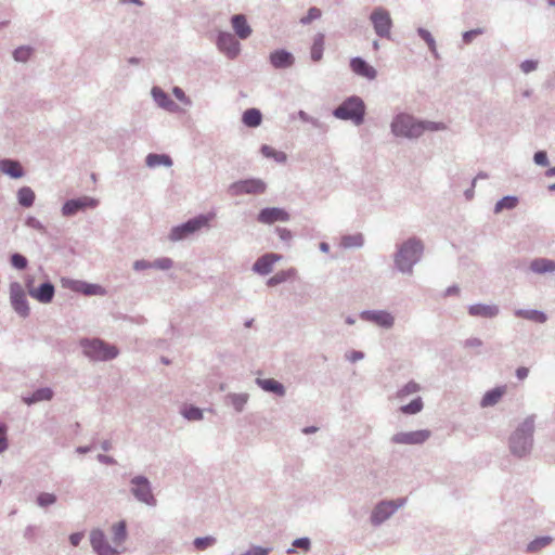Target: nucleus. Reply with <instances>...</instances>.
I'll return each mask as SVG.
<instances>
[{"label": "nucleus", "mask_w": 555, "mask_h": 555, "mask_svg": "<svg viewBox=\"0 0 555 555\" xmlns=\"http://www.w3.org/2000/svg\"><path fill=\"white\" fill-rule=\"evenodd\" d=\"M371 22L375 33L382 38H390L392 21L387 10L383 8L375 9L371 14Z\"/></svg>", "instance_id": "obj_12"}, {"label": "nucleus", "mask_w": 555, "mask_h": 555, "mask_svg": "<svg viewBox=\"0 0 555 555\" xmlns=\"http://www.w3.org/2000/svg\"><path fill=\"white\" fill-rule=\"evenodd\" d=\"M180 413L188 421H201L204 417L203 410L193 404H184Z\"/></svg>", "instance_id": "obj_38"}, {"label": "nucleus", "mask_w": 555, "mask_h": 555, "mask_svg": "<svg viewBox=\"0 0 555 555\" xmlns=\"http://www.w3.org/2000/svg\"><path fill=\"white\" fill-rule=\"evenodd\" d=\"M418 35L421 36L422 39H424L426 41L430 51L433 53H436V43H435V40H434L433 36L430 35V33L426 29L421 28V29H418Z\"/></svg>", "instance_id": "obj_50"}, {"label": "nucleus", "mask_w": 555, "mask_h": 555, "mask_svg": "<svg viewBox=\"0 0 555 555\" xmlns=\"http://www.w3.org/2000/svg\"><path fill=\"white\" fill-rule=\"evenodd\" d=\"M271 547H263L260 545H253L246 552L241 555H269L271 553Z\"/></svg>", "instance_id": "obj_49"}, {"label": "nucleus", "mask_w": 555, "mask_h": 555, "mask_svg": "<svg viewBox=\"0 0 555 555\" xmlns=\"http://www.w3.org/2000/svg\"><path fill=\"white\" fill-rule=\"evenodd\" d=\"M79 346L82 349V353L91 361H109L115 359L119 351L118 349L107 344L100 338H81Z\"/></svg>", "instance_id": "obj_3"}, {"label": "nucleus", "mask_w": 555, "mask_h": 555, "mask_svg": "<svg viewBox=\"0 0 555 555\" xmlns=\"http://www.w3.org/2000/svg\"><path fill=\"white\" fill-rule=\"evenodd\" d=\"M249 400V395L246 392L236 393L230 392L224 397V403L231 405L235 412L241 413L244 411L245 405Z\"/></svg>", "instance_id": "obj_25"}, {"label": "nucleus", "mask_w": 555, "mask_h": 555, "mask_svg": "<svg viewBox=\"0 0 555 555\" xmlns=\"http://www.w3.org/2000/svg\"><path fill=\"white\" fill-rule=\"evenodd\" d=\"M346 358L350 362H357L364 358V353L362 351L353 350L350 353L346 354Z\"/></svg>", "instance_id": "obj_58"}, {"label": "nucleus", "mask_w": 555, "mask_h": 555, "mask_svg": "<svg viewBox=\"0 0 555 555\" xmlns=\"http://www.w3.org/2000/svg\"><path fill=\"white\" fill-rule=\"evenodd\" d=\"M466 348H478L482 346V340L477 337L468 338L464 341Z\"/></svg>", "instance_id": "obj_56"}, {"label": "nucleus", "mask_w": 555, "mask_h": 555, "mask_svg": "<svg viewBox=\"0 0 555 555\" xmlns=\"http://www.w3.org/2000/svg\"><path fill=\"white\" fill-rule=\"evenodd\" d=\"M112 531V540L116 547L122 544L128 538L127 522L126 520H120L114 524L111 528Z\"/></svg>", "instance_id": "obj_31"}, {"label": "nucleus", "mask_w": 555, "mask_h": 555, "mask_svg": "<svg viewBox=\"0 0 555 555\" xmlns=\"http://www.w3.org/2000/svg\"><path fill=\"white\" fill-rule=\"evenodd\" d=\"M406 503V498L396 500H382L372 509L370 521L372 526L379 527L388 520L400 507Z\"/></svg>", "instance_id": "obj_7"}, {"label": "nucleus", "mask_w": 555, "mask_h": 555, "mask_svg": "<svg viewBox=\"0 0 555 555\" xmlns=\"http://www.w3.org/2000/svg\"><path fill=\"white\" fill-rule=\"evenodd\" d=\"M62 286L75 292L80 293L86 296H104L106 291L99 284L89 283L81 280H73V279H62Z\"/></svg>", "instance_id": "obj_9"}, {"label": "nucleus", "mask_w": 555, "mask_h": 555, "mask_svg": "<svg viewBox=\"0 0 555 555\" xmlns=\"http://www.w3.org/2000/svg\"><path fill=\"white\" fill-rule=\"evenodd\" d=\"M35 193L28 186H23L17 192V199L23 207H30L35 202Z\"/></svg>", "instance_id": "obj_40"}, {"label": "nucleus", "mask_w": 555, "mask_h": 555, "mask_svg": "<svg viewBox=\"0 0 555 555\" xmlns=\"http://www.w3.org/2000/svg\"><path fill=\"white\" fill-rule=\"evenodd\" d=\"M7 431H8L7 425L0 424V454L9 448Z\"/></svg>", "instance_id": "obj_52"}, {"label": "nucleus", "mask_w": 555, "mask_h": 555, "mask_svg": "<svg viewBox=\"0 0 555 555\" xmlns=\"http://www.w3.org/2000/svg\"><path fill=\"white\" fill-rule=\"evenodd\" d=\"M460 293V288L457 285H451L449 286L446 292H444V296L446 297H450V296H455V295H459Z\"/></svg>", "instance_id": "obj_63"}, {"label": "nucleus", "mask_w": 555, "mask_h": 555, "mask_svg": "<svg viewBox=\"0 0 555 555\" xmlns=\"http://www.w3.org/2000/svg\"><path fill=\"white\" fill-rule=\"evenodd\" d=\"M217 44L230 59L236 57L241 50L238 41L229 33H221L218 37Z\"/></svg>", "instance_id": "obj_18"}, {"label": "nucleus", "mask_w": 555, "mask_h": 555, "mask_svg": "<svg viewBox=\"0 0 555 555\" xmlns=\"http://www.w3.org/2000/svg\"><path fill=\"white\" fill-rule=\"evenodd\" d=\"M55 295V287L52 282L46 281L37 287H29V296L38 300L40 304L52 302Z\"/></svg>", "instance_id": "obj_17"}, {"label": "nucleus", "mask_w": 555, "mask_h": 555, "mask_svg": "<svg viewBox=\"0 0 555 555\" xmlns=\"http://www.w3.org/2000/svg\"><path fill=\"white\" fill-rule=\"evenodd\" d=\"M211 216H198L195 217L184 224L177 227L172 230L171 238L175 241L186 238L189 234H192L202 228L208 225Z\"/></svg>", "instance_id": "obj_11"}, {"label": "nucleus", "mask_w": 555, "mask_h": 555, "mask_svg": "<svg viewBox=\"0 0 555 555\" xmlns=\"http://www.w3.org/2000/svg\"><path fill=\"white\" fill-rule=\"evenodd\" d=\"M431 433L428 429H420L414 431H401L391 437L395 444H423L426 442Z\"/></svg>", "instance_id": "obj_14"}, {"label": "nucleus", "mask_w": 555, "mask_h": 555, "mask_svg": "<svg viewBox=\"0 0 555 555\" xmlns=\"http://www.w3.org/2000/svg\"><path fill=\"white\" fill-rule=\"evenodd\" d=\"M150 268H153V261H147V260L142 259V260H137L133 263V269L135 271H142V270L150 269Z\"/></svg>", "instance_id": "obj_55"}, {"label": "nucleus", "mask_w": 555, "mask_h": 555, "mask_svg": "<svg viewBox=\"0 0 555 555\" xmlns=\"http://www.w3.org/2000/svg\"><path fill=\"white\" fill-rule=\"evenodd\" d=\"M89 540L93 552L96 555H119L120 551L116 546H112L104 531L100 528L92 529Z\"/></svg>", "instance_id": "obj_10"}, {"label": "nucleus", "mask_w": 555, "mask_h": 555, "mask_svg": "<svg viewBox=\"0 0 555 555\" xmlns=\"http://www.w3.org/2000/svg\"><path fill=\"white\" fill-rule=\"evenodd\" d=\"M27 258L22 254L15 253L11 256V264L18 270H24L27 267Z\"/></svg>", "instance_id": "obj_48"}, {"label": "nucleus", "mask_w": 555, "mask_h": 555, "mask_svg": "<svg viewBox=\"0 0 555 555\" xmlns=\"http://www.w3.org/2000/svg\"><path fill=\"white\" fill-rule=\"evenodd\" d=\"M504 392H505V387H495V388L488 390L483 395V397L480 401V405L482 408L495 405L500 401V399L502 398Z\"/></svg>", "instance_id": "obj_32"}, {"label": "nucleus", "mask_w": 555, "mask_h": 555, "mask_svg": "<svg viewBox=\"0 0 555 555\" xmlns=\"http://www.w3.org/2000/svg\"><path fill=\"white\" fill-rule=\"evenodd\" d=\"M295 274H296V270L294 268H289L287 270H281V271L276 272L274 275H272L270 279H268L267 285L270 287L280 285V284L288 281L289 279L294 278Z\"/></svg>", "instance_id": "obj_34"}, {"label": "nucleus", "mask_w": 555, "mask_h": 555, "mask_svg": "<svg viewBox=\"0 0 555 555\" xmlns=\"http://www.w3.org/2000/svg\"><path fill=\"white\" fill-rule=\"evenodd\" d=\"M280 259L281 256L278 254H264L255 261V263L253 264V271L260 275H267L272 271L273 264Z\"/></svg>", "instance_id": "obj_19"}, {"label": "nucleus", "mask_w": 555, "mask_h": 555, "mask_svg": "<svg viewBox=\"0 0 555 555\" xmlns=\"http://www.w3.org/2000/svg\"><path fill=\"white\" fill-rule=\"evenodd\" d=\"M242 120L247 127H258L262 121V115L257 108H248L244 112Z\"/></svg>", "instance_id": "obj_35"}, {"label": "nucleus", "mask_w": 555, "mask_h": 555, "mask_svg": "<svg viewBox=\"0 0 555 555\" xmlns=\"http://www.w3.org/2000/svg\"><path fill=\"white\" fill-rule=\"evenodd\" d=\"M232 194H261L266 191V183L260 179H248L233 183L230 188Z\"/></svg>", "instance_id": "obj_16"}, {"label": "nucleus", "mask_w": 555, "mask_h": 555, "mask_svg": "<svg viewBox=\"0 0 555 555\" xmlns=\"http://www.w3.org/2000/svg\"><path fill=\"white\" fill-rule=\"evenodd\" d=\"M534 162L538 164V165H541V166H546L547 165V156H546V153L545 152H537L534 154Z\"/></svg>", "instance_id": "obj_59"}, {"label": "nucleus", "mask_w": 555, "mask_h": 555, "mask_svg": "<svg viewBox=\"0 0 555 555\" xmlns=\"http://www.w3.org/2000/svg\"><path fill=\"white\" fill-rule=\"evenodd\" d=\"M99 201L90 196H81L67 201L62 208L64 216H73L78 211L93 209L98 206Z\"/></svg>", "instance_id": "obj_15"}, {"label": "nucleus", "mask_w": 555, "mask_h": 555, "mask_svg": "<svg viewBox=\"0 0 555 555\" xmlns=\"http://www.w3.org/2000/svg\"><path fill=\"white\" fill-rule=\"evenodd\" d=\"M173 262L170 258L164 257L153 261V268L159 270H168L172 267Z\"/></svg>", "instance_id": "obj_51"}, {"label": "nucleus", "mask_w": 555, "mask_h": 555, "mask_svg": "<svg viewBox=\"0 0 555 555\" xmlns=\"http://www.w3.org/2000/svg\"><path fill=\"white\" fill-rule=\"evenodd\" d=\"M323 48H324V36L318 35L314 38L313 44L311 47V59L314 62H318L322 59Z\"/></svg>", "instance_id": "obj_42"}, {"label": "nucleus", "mask_w": 555, "mask_h": 555, "mask_svg": "<svg viewBox=\"0 0 555 555\" xmlns=\"http://www.w3.org/2000/svg\"><path fill=\"white\" fill-rule=\"evenodd\" d=\"M520 68L524 73H530L537 68V62L528 60L521 63Z\"/></svg>", "instance_id": "obj_57"}, {"label": "nucleus", "mask_w": 555, "mask_h": 555, "mask_svg": "<svg viewBox=\"0 0 555 555\" xmlns=\"http://www.w3.org/2000/svg\"><path fill=\"white\" fill-rule=\"evenodd\" d=\"M256 384L266 392L274 393L278 397H284L285 386L274 378H256Z\"/></svg>", "instance_id": "obj_23"}, {"label": "nucleus", "mask_w": 555, "mask_h": 555, "mask_svg": "<svg viewBox=\"0 0 555 555\" xmlns=\"http://www.w3.org/2000/svg\"><path fill=\"white\" fill-rule=\"evenodd\" d=\"M424 408L422 397H416L411 402L403 404L399 408V411L404 415H415L420 413Z\"/></svg>", "instance_id": "obj_37"}, {"label": "nucleus", "mask_w": 555, "mask_h": 555, "mask_svg": "<svg viewBox=\"0 0 555 555\" xmlns=\"http://www.w3.org/2000/svg\"><path fill=\"white\" fill-rule=\"evenodd\" d=\"M468 313L472 317L493 319L498 317L500 309L496 305L475 304L468 307Z\"/></svg>", "instance_id": "obj_21"}, {"label": "nucleus", "mask_w": 555, "mask_h": 555, "mask_svg": "<svg viewBox=\"0 0 555 555\" xmlns=\"http://www.w3.org/2000/svg\"><path fill=\"white\" fill-rule=\"evenodd\" d=\"M217 543V539L212 535L198 537L193 541V545L197 551H205L208 547L214 546Z\"/></svg>", "instance_id": "obj_43"}, {"label": "nucleus", "mask_w": 555, "mask_h": 555, "mask_svg": "<svg viewBox=\"0 0 555 555\" xmlns=\"http://www.w3.org/2000/svg\"><path fill=\"white\" fill-rule=\"evenodd\" d=\"M481 34H483L482 28H476V29L465 31L463 34V41H464V43L469 44L477 36L481 35Z\"/></svg>", "instance_id": "obj_53"}, {"label": "nucleus", "mask_w": 555, "mask_h": 555, "mask_svg": "<svg viewBox=\"0 0 555 555\" xmlns=\"http://www.w3.org/2000/svg\"><path fill=\"white\" fill-rule=\"evenodd\" d=\"M288 214L281 208H264L258 215V221L261 223H273L275 221H286Z\"/></svg>", "instance_id": "obj_22"}, {"label": "nucleus", "mask_w": 555, "mask_h": 555, "mask_svg": "<svg viewBox=\"0 0 555 555\" xmlns=\"http://www.w3.org/2000/svg\"><path fill=\"white\" fill-rule=\"evenodd\" d=\"M270 63L274 68H286L293 65V55L285 50H276L270 54Z\"/></svg>", "instance_id": "obj_24"}, {"label": "nucleus", "mask_w": 555, "mask_h": 555, "mask_svg": "<svg viewBox=\"0 0 555 555\" xmlns=\"http://www.w3.org/2000/svg\"><path fill=\"white\" fill-rule=\"evenodd\" d=\"M231 22H232V27H233L235 34L241 39H246L250 36L251 28L248 25L246 17L244 15H242V14L234 15L232 17Z\"/></svg>", "instance_id": "obj_29"}, {"label": "nucleus", "mask_w": 555, "mask_h": 555, "mask_svg": "<svg viewBox=\"0 0 555 555\" xmlns=\"http://www.w3.org/2000/svg\"><path fill=\"white\" fill-rule=\"evenodd\" d=\"M359 317L385 330H390L395 325V317L387 310H363Z\"/></svg>", "instance_id": "obj_13"}, {"label": "nucleus", "mask_w": 555, "mask_h": 555, "mask_svg": "<svg viewBox=\"0 0 555 555\" xmlns=\"http://www.w3.org/2000/svg\"><path fill=\"white\" fill-rule=\"evenodd\" d=\"M534 423L535 415H529L509 435L508 449L515 457L524 459L531 453L534 442Z\"/></svg>", "instance_id": "obj_1"}, {"label": "nucleus", "mask_w": 555, "mask_h": 555, "mask_svg": "<svg viewBox=\"0 0 555 555\" xmlns=\"http://www.w3.org/2000/svg\"><path fill=\"white\" fill-rule=\"evenodd\" d=\"M10 304L13 310L23 319L30 314L29 304L23 286L18 282L10 284Z\"/></svg>", "instance_id": "obj_8"}, {"label": "nucleus", "mask_w": 555, "mask_h": 555, "mask_svg": "<svg viewBox=\"0 0 555 555\" xmlns=\"http://www.w3.org/2000/svg\"><path fill=\"white\" fill-rule=\"evenodd\" d=\"M514 314L517 318H521L540 324L545 323L547 321V315L543 311L537 309H516L514 311Z\"/></svg>", "instance_id": "obj_27"}, {"label": "nucleus", "mask_w": 555, "mask_h": 555, "mask_svg": "<svg viewBox=\"0 0 555 555\" xmlns=\"http://www.w3.org/2000/svg\"><path fill=\"white\" fill-rule=\"evenodd\" d=\"M517 205L518 198L516 196H505L495 204L494 214H500L503 210L514 209Z\"/></svg>", "instance_id": "obj_41"}, {"label": "nucleus", "mask_w": 555, "mask_h": 555, "mask_svg": "<svg viewBox=\"0 0 555 555\" xmlns=\"http://www.w3.org/2000/svg\"><path fill=\"white\" fill-rule=\"evenodd\" d=\"M553 540L554 539L551 535L537 537L527 544L526 551L528 553H537L542 548L548 546L553 542Z\"/></svg>", "instance_id": "obj_36"}, {"label": "nucleus", "mask_w": 555, "mask_h": 555, "mask_svg": "<svg viewBox=\"0 0 555 555\" xmlns=\"http://www.w3.org/2000/svg\"><path fill=\"white\" fill-rule=\"evenodd\" d=\"M83 538L82 532H74L69 535V542L73 546H78Z\"/></svg>", "instance_id": "obj_60"}, {"label": "nucleus", "mask_w": 555, "mask_h": 555, "mask_svg": "<svg viewBox=\"0 0 555 555\" xmlns=\"http://www.w3.org/2000/svg\"><path fill=\"white\" fill-rule=\"evenodd\" d=\"M130 492L133 498L150 507L157 505V500L153 493L152 483L147 477L137 475L130 479Z\"/></svg>", "instance_id": "obj_6"}, {"label": "nucleus", "mask_w": 555, "mask_h": 555, "mask_svg": "<svg viewBox=\"0 0 555 555\" xmlns=\"http://www.w3.org/2000/svg\"><path fill=\"white\" fill-rule=\"evenodd\" d=\"M530 270L537 274L555 272V260L548 258H535L531 260Z\"/></svg>", "instance_id": "obj_26"}, {"label": "nucleus", "mask_w": 555, "mask_h": 555, "mask_svg": "<svg viewBox=\"0 0 555 555\" xmlns=\"http://www.w3.org/2000/svg\"><path fill=\"white\" fill-rule=\"evenodd\" d=\"M57 498L55 494L53 493H49V492H40L38 495H37V504L40 506V507H48L50 505H53L55 502H56Z\"/></svg>", "instance_id": "obj_45"}, {"label": "nucleus", "mask_w": 555, "mask_h": 555, "mask_svg": "<svg viewBox=\"0 0 555 555\" xmlns=\"http://www.w3.org/2000/svg\"><path fill=\"white\" fill-rule=\"evenodd\" d=\"M529 374V370L525 366H520L516 370V376L518 379H525Z\"/></svg>", "instance_id": "obj_62"}, {"label": "nucleus", "mask_w": 555, "mask_h": 555, "mask_svg": "<svg viewBox=\"0 0 555 555\" xmlns=\"http://www.w3.org/2000/svg\"><path fill=\"white\" fill-rule=\"evenodd\" d=\"M321 16V10L318 8H311L308 14L301 18V23L308 24Z\"/></svg>", "instance_id": "obj_54"}, {"label": "nucleus", "mask_w": 555, "mask_h": 555, "mask_svg": "<svg viewBox=\"0 0 555 555\" xmlns=\"http://www.w3.org/2000/svg\"><path fill=\"white\" fill-rule=\"evenodd\" d=\"M421 389L422 387L418 383L410 380L398 389L396 398L402 402L406 400L410 396L420 392Z\"/></svg>", "instance_id": "obj_33"}, {"label": "nucleus", "mask_w": 555, "mask_h": 555, "mask_svg": "<svg viewBox=\"0 0 555 555\" xmlns=\"http://www.w3.org/2000/svg\"><path fill=\"white\" fill-rule=\"evenodd\" d=\"M439 129H444V126L430 121H417L413 116L408 114L398 115L391 124L393 134L406 138H417L425 130L435 131Z\"/></svg>", "instance_id": "obj_2"}, {"label": "nucleus", "mask_w": 555, "mask_h": 555, "mask_svg": "<svg viewBox=\"0 0 555 555\" xmlns=\"http://www.w3.org/2000/svg\"><path fill=\"white\" fill-rule=\"evenodd\" d=\"M423 247L424 245H399L393 254L395 268L403 274H412L413 267L423 256Z\"/></svg>", "instance_id": "obj_4"}, {"label": "nucleus", "mask_w": 555, "mask_h": 555, "mask_svg": "<svg viewBox=\"0 0 555 555\" xmlns=\"http://www.w3.org/2000/svg\"><path fill=\"white\" fill-rule=\"evenodd\" d=\"M364 103L360 98L352 96L344 101L334 112V115L344 120H351L356 125H360L364 118Z\"/></svg>", "instance_id": "obj_5"}, {"label": "nucleus", "mask_w": 555, "mask_h": 555, "mask_svg": "<svg viewBox=\"0 0 555 555\" xmlns=\"http://www.w3.org/2000/svg\"><path fill=\"white\" fill-rule=\"evenodd\" d=\"M146 165L151 168L157 166H166L170 167L172 165V160L168 155L164 154H149L146 156Z\"/></svg>", "instance_id": "obj_39"}, {"label": "nucleus", "mask_w": 555, "mask_h": 555, "mask_svg": "<svg viewBox=\"0 0 555 555\" xmlns=\"http://www.w3.org/2000/svg\"><path fill=\"white\" fill-rule=\"evenodd\" d=\"M350 68L353 74L361 76L367 80H373L377 76L376 69L361 57L351 59Z\"/></svg>", "instance_id": "obj_20"}, {"label": "nucleus", "mask_w": 555, "mask_h": 555, "mask_svg": "<svg viewBox=\"0 0 555 555\" xmlns=\"http://www.w3.org/2000/svg\"><path fill=\"white\" fill-rule=\"evenodd\" d=\"M310 546H311V541L309 538H307V537L297 538L293 541V547L287 548L286 553L287 554L295 553L296 551L294 547H298V548L308 551L310 548Z\"/></svg>", "instance_id": "obj_47"}, {"label": "nucleus", "mask_w": 555, "mask_h": 555, "mask_svg": "<svg viewBox=\"0 0 555 555\" xmlns=\"http://www.w3.org/2000/svg\"><path fill=\"white\" fill-rule=\"evenodd\" d=\"M98 461L102 464H105V465H115L116 464V461L114 457L109 456V455H105V454H99L96 456Z\"/></svg>", "instance_id": "obj_61"}, {"label": "nucleus", "mask_w": 555, "mask_h": 555, "mask_svg": "<svg viewBox=\"0 0 555 555\" xmlns=\"http://www.w3.org/2000/svg\"><path fill=\"white\" fill-rule=\"evenodd\" d=\"M53 390L50 387H41L36 389L30 396L23 397V401L27 405L35 404L40 401H49L53 398Z\"/></svg>", "instance_id": "obj_28"}, {"label": "nucleus", "mask_w": 555, "mask_h": 555, "mask_svg": "<svg viewBox=\"0 0 555 555\" xmlns=\"http://www.w3.org/2000/svg\"><path fill=\"white\" fill-rule=\"evenodd\" d=\"M33 54V49L30 47H18L13 52V57L16 62H26Z\"/></svg>", "instance_id": "obj_46"}, {"label": "nucleus", "mask_w": 555, "mask_h": 555, "mask_svg": "<svg viewBox=\"0 0 555 555\" xmlns=\"http://www.w3.org/2000/svg\"><path fill=\"white\" fill-rule=\"evenodd\" d=\"M0 170L12 177V178H22L24 176V170L21 166V164L16 160H12V159H2L0 162Z\"/></svg>", "instance_id": "obj_30"}, {"label": "nucleus", "mask_w": 555, "mask_h": 555, "mask_svg": "<svg viewBox=\"0 0 555 555\" xmlns=\"http://www.w3.org/2000/svg\"><path fill=\"white\" fill-rule=\"evenodd\" d=\"M261 153L264 157L274 158L279 163H284L286 160L285 153L275 151L273 147L269 145H263L261 147Z\"/></svg>", "instance_id": "obj_44"}, {"label": "nucleus", "mask_w": 555, "mask_h": 555, "mask_svg": "<svg viewBox=\"0 0 555 555\" xmlns=\"http://www.w3.org/2000/svg\"><path fill=\"white\" fill-rule=\"evenodd\" d=\"M363 241L362 235L358 234L354 236L345 237L343 243H360Z\"/></svg>", "instance_id": "obj_64"}]
</instances>
